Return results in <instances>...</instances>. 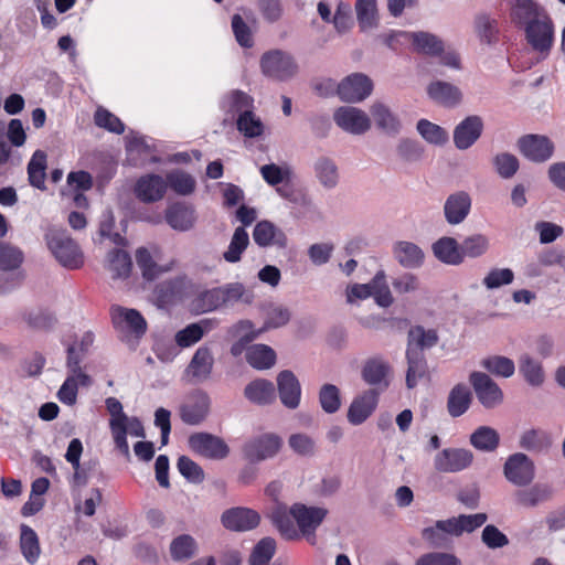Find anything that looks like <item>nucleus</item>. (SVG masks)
Instances as JSON below:
<instances>
[{
  "mask_svg": "<svg viewBox=\"0 0 565 565\" xmlns=\"http://www.w3.org/2000/svg\"><path fill=\"white\" fill-rule=\"evenodd\" d=\"M328 510L320 507H307L302 503H295L290 509L284 503H277L270 512V519L278 531L287 540L297 537V530L291 518L296 521L300 532L315 540V531L322 523Z\"/></svg>",
  "mask_w": 565,
  "mask_h": 565,
  "instance_id": "nucleus-1",
  "label": "nucleus"
},
{
  "mask_svg": "<svg viewBox=\"0 0 565 565\" xmlns=\"http://www.w3.org/2000/svg\"><path fill=\"white\" fill-rule=\"evenodd\" d=\"M45 241L49 249L63 267L77 269L83 266V252L65 230L49 228Z\"/></svg>",
  "mask_w": 565,
  "mask_h": 565,
  "instance_id": "nucleus-2",
  "label": "nucleus"
},
{
  "mask_svg": "<svg viewBox=\"0 0 565 565\" xmlns=\"http://www.w3.org/2000/svg\"><path fill=\"white\" fill-rule=\"evenodd\" d=\"M253 295L241 282H231L212 288L201 294L203 311H212L224 306H233L238 301L252 302Z\"/></svg>",
  "mask_w": 565,
  "mask_h": 565,
  "instance_id": "nucleus-3",
  "label": "nucleus"
},
{
  "mask_svg": "<svg viewBox=\"0 0 565 565\" xmlns=\"http://www.w3.org/2000/svg\"><path fill=\"white\" fill-rule=\"evenodd\" d=\"M259 66L266 77L278 82L288 81L298 73V64L294 56L278 49L265 52Z\"/></svg>",
  "mask_w": 565,
  "mask_h": 565,
  "instance_id": "nucleus-4",
  "label": "nucleus"
},
{
  "mask_svg": "<svg viewBox=\"0 0 565 565\" xmlns=\"http://www.w3.org/2000/svg\"><path fill=\"white\" fill-rule=\"evenodd\" d=\"M282 447V439L274 433H265L248 439L242 447L243 457L253 463L274 458Z\"/></svg>",
  "mask_w": 565,
  "mask_h": 565,
  "instance_id": "nucleus-5",
  "label": "nucleus"
},
{
  "mask_svg": "<svg viewBox=\"0 0 565 565\" xmlns=\"http://www.w3.org/2000/svg\"><path fill=\"white\" fill-rule=\"evenodd\" d=\"M504 477L516 487H526L535 478L534 462L524 454L511 455L503 466Z\"/></svg>",
  "mask_w": 565,
  "mask_h": 565,
  "instance_id": "nucleus-6",
  "label": "nucleus"
},
{
  "mask_svg": "<svg viewBox=\"0 0 565 565\" xmlns=\"http://www.w3.org/2000/svg\"><path fill=\"white\" fill-rule=\"evenodd\" d=\"M469 381L483 407L494 408L502 403L503 392L488 374L475 371L470 373Z\"/></svg>",
  "mask_w": 565,
  "mask_h": 565,
  "instance_id": "nucleus-7",
  "label": "nucleus"
},
{
  "mask_svg": "<svg viewBox=\"0 0 565 565\" xmlns=\"http://www.w3.org/2000/svg\"><path fill=\"white\" fill-rule=\"evenodd\" d=\"M373 90L370 77L362 73H354L343 78L337 86V94L347 103H359L367 98Z\"/></svg>",
  "mask_w": 565,
  "mask_h": 565,
  "instance_id": "nucleus-8",
  "label": "nucleus"
},
{
  "mask_svg": "<svg viewBox=\"0 0 565 565\" xmlns=\"http://www.w3.org/2000/svg\"><path fill=\"white\" fill-rule=\"evenodd\" d=\"M333 120L339 128L352 135H363L371 128L369 115L353 106H341L333 113Z\"/></svg>",
  "mask_w": 565,
  "mask_h": 565,
  "instance_id": "nucleus-9",
  "label": "nucleus"
},
{
  "mask_svg": "<svg viewBox=\"0 0 565 565\" xmlns=\"http://www.w3.org/2000/svg\"><path fill=\"white\" fill-rule=\"evenodd\" d=\"M473 454L465 448H445L434 458V467L438 472L455 473L471 466Z\"/></svg>",
  "mask_w": 565,
  "mask_h": 565,
  "instance_id": "nucleus-10",
  "label": "nucleus"
},
{
  "mask_svg": "<svg viewBox=\"0 0 565 565\" xmlns=\"http://www.w3.org/2000/svg\"><path fill=\"white\" fill-rule=\"evenodd\" d=\"M189 445L193 451L210 459H224L230 454L227 444L221 437L207 433L191 435Z\"/></svg>",
  "mask_w": 565,
  "mask_h": 565,
  "instance_id": "nucleus-11",
  "label": "nucleus"
},
{
  "mask_svg": "<svg viewBox=\"0 0 565 565\" xmlns=\"http://www.w3.org/2000/svg\"><path fill=\"white\" fill-rule=\"evenodd\" d=\"M529 44L541 53H547L553 43L554 28L550 15L535 20L524 28Z\"/></svg>",
  "mask_w": 565,
  "mask_h": 565,
  "instance_id": "nucleus-12",
  "label": "nucleus"
},
{
  "mask_svg": "<svg viewBox=\"0 0 565 565\" xmlns=\"http://www.w3.org/2000/svg\"><path fill=\"white\" fill-rule=\"evenodd\" d=\"M390 374V363L384 358L379 355L365 360L361 370V376L363 381L379 393L388 387Z\"/></svg>",
  "mask_w": 565,
  "mask_h": 565,
  "instance_id": "nucleus-13",
  "label": "nucleus"
},
{
  "mask_svg": "<svg viewBox=\"0 0 565 565\" xmlns=\"http://www.w3.org/2000/svg\"><path fill=\"white\" fill-rule=\"evenodd\" d=\"M520 152L533 162H544L548 160L554 151L553 142L541 135H525L518 140Z\"/></svg>",
  "mask_w": 565,
  "mask_h": 565,
  "instance_id": "nucleus-14",
  "label": "nucleus"
},
{
  "mask_svg": "<svg viewBox=\"0 0 565 565\" xmlns=\"http://www.w3.org/2000/svg\"><path fill=\"white\" fill-rule=\"evenodd\" d=\"M211 399L203 391H194L180 407V417L188 425L200 424L210 412Z\"/></svg>",
  "mask_w": 565,
  "mask_h": 565,
  "instance_id": "nucleus-15",
  "label": "nucleus"
},
{
  "mask_svg": "<svg viewBox=\"0 0 565 565\" xmlns=\"http://www.w3.org/2000/svg\"><path fill=\"white\" fill-rule=\"evenodd\" d=\"M379 402V392L374 388L358 395L349 406L348 420L352 425L363 424L375 411Z\"/></svg>",
  "mask_w": 565,
  "mask_h": 565,
  "instance_id": "nucleus-16",
  "label": "nucleus"
},
{
  "mask_svg": "<svg viewBox=\"0 0 565 565\" xmlns=\"http://www.w3.org/2000/svg\"><path fill=\"white\" fill-rule=\"evenodd\" d=\"M483 131V120L478 115H471L460 121L454 130V143L457 149L466 150L480 138Z\"/></svg>",
  "mask_w": 565,
  "mask_h": 565,
  "instance_id": "nucleus-17",
  "label": "nucleus"
},
{
  "mask_svg": "<svg viewBox=\"0 0 565 565\" xmlns=\"http://www.w3.org/2000/svg\"><path fill=\"white\" fill-rule=\"evenodd\" d=\"M221 521L227 530L244 532L255 529L260 516L252 509L237 507L224 511Z\"/></svg>",
  "mask_w": 565,
  "mask_h": 565,
  "instance_id": "nucleus-18",
  "label": "nucleus"
},
{
  "mask_svg": "<svg viewBox=\"0 0 565 565\" xmlns=\"http://www.w3.org/2000/svg\"><path fill=\"white\" fill-rule=\"evenodd\" d=\"M277 387L279 398L284 406L289 409H295L299 406L301 386L298 379L291 371L284 370L277 375Z\"/></svg>",
  "mask_w": 565,
  "mask_h": 565,
  "instance_id": "nucleus-19",
  "label": "nucleus"
},
{
  "mask_svg": "<svg viewBox=\"0 0 565 565\" xmlns=\"http://www.w3.org/2000/svg\"><path fill=\"white\" fill-rule=\"evenodd\" d=\"M471 209V198L465 191L450 194L444 204V214L448 224L458 225L468 216Z\"/></svg>",
  "mask_w": 565,
  "mask_h": 565,
  "instance_id": "nucleus-20",
  "label": "nucleus"
},
{
  "mask_svg": "<svg viewBox=\"0 0 565 565\" xmlns=\"http://www.w3.org/2000/svg\"><path fill=\"white\" fill-rule=\"evenodd\" d=\"M166 191L167 182L158 174H147L141 177L135 186L136 196L145 203L160 201L164 196Z\"/></svg>",
  "mask_w": 565,
  "mask_h": 565,
  "instance_id": "nucleus-21",
  "label": "nucleus"
},
{
  "mask_svg": "<svg viewBox=\"0 0 565 565\" xmlns=\"http://www.w3.org/2000/svg\"><path fill=\"white\" fill-rule=\"evenodd\" d=\"M511 3V19L512 21L522 26H526L544 18L546 10L536 3L534 0H510Z\"/></svg>",
  "mask_w": 565,
  "mask_h": 565,
  "instance_id": "nucleus-22",
  "label": "nucleus"
},
{
  "mask_svg": "<svg viewBox=\"0 0 565 565\" xmlns=\"http://www.w3.org/2000/svg\"><path fill=\"white\" fill-rule=\"evenodd\" d=\"M452 526L450 518L439 520L435 525L425 527L422 531V537L434 548H447L451 545L452 536H455Z\"/></svg>",
  "mask_w": 565,
  "mask_h": 565,
  "instance_id": "nucleus-23",
  "label": "nucleus"
},
{
  "mask_svg": "<svg viewBox=\"0 0 565 565\" xmlns=\"http://www.w3.org/2000/svg\"><path fill=\"white\" fill-rule=\"evenodd\" d=\"M253 239L260 247L277 246L285 248L287 246L286 234L269 221L258 222L253 231Z\"/></svg>",
  "mask_w": 565,
  "mask_h": 565,
  "instance_id": "nucleus-24",
  "label": "nucleus"
},
{
  "mask_svg": "<svg viewBox=\"0 0 565 565\" xmlns=\"http://www.w3.org/2000/svg\"><path fill=\"white\" fill-rule=\"evenodd\" d=\"M195 220L194 209L182 202L173 203L166 211V221L175 231H189L193 227Z\"/></svg>",
  "mask_w": 565,
  "mask_h": 565,
  "instance_id": "nucleus-25",
  "label": "nucleus"
},
{
  "mask_svg": "<svg viewBox=\"0 0 565 565\" xmlns=\"http://www.w3.org/2000/svg\"><path fill=\"white\" fill-rule=\"evenodd\" d=\"M213 364L214 359L211 350L207 347H201L192 356L186 372L196 383H202L210 377Z\"/></svg>",
  "mask_w": 565,
  "mask_h": 565,
  "instance_id": "nucleus-26",
  "label": "nucleus"
},
{
  "mask_svg": "<svg viewBox=\"0 0 565 565\" xmlns=\"http://www.w3.org/2000/svg\"><path fill=\"white\" fill-rule=\"evenodd\" d=\"M111 316L115 324L118 326L125 323V328L132 332L137 338L142 337L147 331V321L136 309L114 306L111 308Z\"/></svg>",
  "mask_w": 565,
  "mask_h": 565,
  "instance_id": "nucleus-27",
  "label": "nucleus"
},
{
  "mask_svg": "<svg viewBox=\"0 0 565 565\" xmlns=\"http://www.w3.org/2000/svg\"><path fill=\"white\" fill-rule=\"evenodd\" d=\"M427 94L436 103L452 107L460 103L462 94L460 89L447 82L436 81L427 87Z\"/></svg>",
  "mask_w": 565,
  "mask_h": 565,
  "instance_id": "nucleus-28",
  "label": "nucleus"
},
{
  "mask_svg": "<svg viewBox=\"0 0 565 565\" xmlns=\"http://www.w3.org/2000/svg\"><path fill=\"white\" fill-rule=\"evenodd\" d=\"M472 393L463 383L456 384L449 392L447 398L448 414L456 418L463 415L470 407Z\"/></svg>",
  "mask_w": 565,
  "mask_h": 565,
  "instance_id": "nucleus-29",
  "label": "nucleus"
},
{
  "mask_svg": "<svg viewBox=\"0 0 565 565\" xmlns=\"http://www.w3.org/2000/svg\"><path fill=\"white\" fill-rule=\"evenodd\" d=\"M434 256L447 265H460L462 257L460 245L454 237L444 236L431 245Z\"/></svg>",
  "mask_w": 565,
  "mask_h": 565,
  "instance_id": "nucleus-30",
  "label": "nucleus"
},
{
  "mask_svg": "<svg viewBox=\"0 0 565 565\" xmlns=\"http://www.w3.org/2000/svg\"><path fill=\"white\" fill-rule=\"evenodd\" d=\"M551 498V488L543 483H535L530 488L518 490L514 493L516 504L523 508H535L540 503L548 501Z\"/></svg>",
  "mask_w": 565,
  "mask_h": 565,
  "instance_id": "nucleus-31",
  "label": "nucleus"
},
{
  "mask_svg": "<svg viewBox=\"0 0 565 565\" xmlns=\"http://www.w3.org/2000/svg\"><path fill=\"white\" fill-rule=\"evenodd\" d=\"M105 404L110 414L109 428L114 443H118L126 448L122 435L125 433L124 422H127V415L122 411V405L116 397L106 398Z\"/></svg>",
  "mask_w": 565,
  "mask_h": 565,
  "instance_id": "nucleus-32",
  "label": "nucleus"
},
{
  "mask_svg": "<svg viewBox=\"0 0 565 565\" xmlns=\"http://www.w3.org/2000/svg\"><path fill=\"white\" fill-rule=\"evenodd\" d=\"M371 115L377 128L387 135L395 136L401 130V121L398 117L381 102H376L371 106Z\"/></svg>",
  "mask_w": 565,
  "mask_h": 565,
  "instance_id": "nucleus-33",
  "label": "nucleus"
},
{
  "mask_svg": "<svg viewBox=\"0 0 565 565\" xmlns=\"http://www.w3.org/2000/svg\"><path fill=\"white\" fill-rule=\"evenodd\" d=\"M393 253L396 260L405 268H417L424 263V252L412 242H397Z\"/></svg>",
  "mask_w": 565,
  "mask_h": 565,
  "instance_id": "nucleus-34",
  "label": "nucleus"
},
{
  "mask_svg": "<svg viewBox=\"0 0 565 565\" xmlns=\"http://www.w3.org/2000/svg\"><path fill=\"white\" fill-rule=\"evenodd\" d=\"M519 372L532 387H541L546 379L542 363L530 354L520 356Z\"/></svg>",
  "mask_w": 565,
  "mask_h": 565,
  "instance_id": "nucleus-35",
  "label": "nucleus"
},
{
  "mask_svg": "<svg viewBox=\"0 0 565 565\" xmlns=\"http://www.w3.org/2000/svg\"><path fill=\"white\" fill-rule=\"evenodd\" d=\"M106 268L113 279H126L132 268L131 257L126 250L114 248L107 254Z\"/></svg>",
  "mask_w": 565,
  "mask_h": 565,
  "instance_id": "nucleus-36",
  "label": "nucleus"
},
{
  "mask_svg": "<svg viewBox=\"0 0 565 565\" xmlns=\"http://www.w3.org/2000/svg\"><path fill=\"white\" fill-rule=\"evenodd\" d=\"M245 397L252 403L267 405L275 401V386L267 380H255L246 385L244 390Z\"/></svg>",
  "mask_w": 565,
  "mask_h": 565,
  "instance_id": "nucleus-37",
  "label": "nucleus"
},
{
  "mask_svg": "<svg viewBox=\"0 0 565 565\" xmlns=\"http://www.w3.org/2000/svg\"><path fill=\"white\" fill-rule=\"evenodd\" d=\"M313 170L322 186L327 189H333L337 186L339 181V169L332 158L320 156L313 163Z\"/></svg>",
  "mask_w": 565,
  "mask_h": 565,
  "instance_id": "nucleus-38",
  "label": "nucleus"
},
{
  "mask_svg": "<svg viewBox=\"0 0 565 565\" xmlns=\"http://www.w3.org/2000/svg\"><path fill=\"white\" fill-rule=\"evenodd\" d=\"M407 372H406V386L414 388L418 380L426 376L428 367L424 352L415 350H406Z\"/></svg>",
  "mask_w": 565,
  "mask_h": 565,
  "instance_id": "nucleus-39",
  "label": "nucleus"
},
{
  "mask_svg": "<svg viewBox=\"0 0 565 565\" xmlns=\"http://www.w3.org/2000/svg\"><path fill=\"white\" fill-rule=\"evenodd\" d=\"M234 334L238 337L231 347V354L239 356L245 350L249 348L248 344L254 341L262 330H253V323L249 320H242L233 327Z\"/></svg>",
  "mask_w": 565,
  "mask_h": 565,
  "instance_id": "nucleus-40",
  "label": "nucleus"
},
{
  "mask_svg": "<svg viewBox=\"0 0 565 565\" xmlns=\"http://www.w3.org/2000/svg\"><path fill=\"white\" fill-rule=\"evenodd\" d=\"M354 9L362 31L377 28L380 15L376 0H356Z\"/></svg>",
  "mask_w": 565,
  "mask_h": 565,
  "instance_id": "nucleus-41",
  "label": "nucleus"
},
{
  "mask_svg": "<svg viewBox=\"0 0 565 565\" xmlns=\"http://www.w3.org/2000/svg\"><path fill=\"white\" fill-rule=\"evenodd\" d=\"M407 350L424 352L426 349L435 347L438 342V334L435 330H426L422 326L409 329L407 337Z\"/></svg>",
  "mask_w": 565,
  "mask_h": 565,
  "instance_id": "nucleus-42",
  "label": "nucleus"
},
{
  "mask_svg": "<svg viewBox=\"0 0 565 565\" xmlns=\"http://www.w3.org/2000/svg\"><path fill=\"white\" fill-rule=\"evenodd\" d=\"M469 441L477 450L491 452L498 448L500 435L490 426H480L470 435Z\"/></svg>",
  "mask_w": 565,
  "mask_h": 565,
  "instance_id": "nucleus-43",
  "label": "nucleus"
},
{
  "mask_svg": "<svg viewBox=\"0 0 565 565\" xmlns=\"http://www.w3.org/2000/svg\"><path fill=\"white\" fill-rule=\"evenodd\" d=\"M136 262L141 270L142 277L148 281L157 279L160 275L171 269L170 266L158 265L146 247H139L136 250Z\"/></svg>",
  "mask_w": 565,
  "mask_h": 565,
  "instance_id": "nucleus-44",
  "label": "nucleus"
},
{
  "mask_svg": "<svg viewBox=\"0 0 565 565\" xmlns=\"http://www.w3.org/2000/svg\"><path fill=\"white\" fill-rule=\"evenodd\" d=\"M20 548L29 564H34L41 555L38 534L30 526L22 524L20 533Z\"/></svg>",
  "mask_w": 565,
  "mask_h": 565,
  "instance_id": "nucleus-45",
  "label": "nucleus"
},
{
  "mask_svg": "<svg viewBox=\"0 0 565 565\" xmlns=\"http://www.w3.org/2000/svg\"><path fill=\"white\" fill-rule=\"evenodd\" d=\"M246 361L257 370H266L275 364L276 353L268 345L254 344L247 349Z\"/></svg>",
  "mask_w": 565,
  "mask_h": 565,
  "instance_id": "nucleus-46",
  "label": "nucleus"
},
{
  "mask_svg": "<svg viewBox=\"0 0 565 565\" xmlns=\"http://www.w3.org/2000/svg\"><path fill=\"white\" fill-rule=\"evenodd\" d=\"M212 328L209 320L191 323L175 334V342L181 348H188L199 342Z\"/></svg>",
  "mask_w": 565,
  "mask_h": 565,
  "instance_id": "nucleus-47",
  "label": "nucleus"
},
{
  "mask_svg": "<svg viewBox=\"0 0 565 565\" xmlns=\"http://www.w3.org/2000/svg\"><path fill=\"white\" fill-rule=\"evenodd\" d=\"M490 247V239L487 235L476 233L467 236L460 244L462 260L465 257L478 258L483 256Z\"/></svg>",
  "mask_w": 565,
  "mask_h": 565,
  "instance_id": "nucleus-48",
  "label": "nucleus"
},
{
  "mask_svg": "<svg viewBox=\"0 0 565 565\" xmlns=\"http://www.w3.org/2000/svg\"><path fill=\"white\" fill-rule=\"evenodd\" d=\"M291 318V312L287 307L276 303H269L264 308V326L259 329L262 332L269 329H277L286 326Z\"/></svg>",
  "mask_w": 565,
  "mask_h": 565,
  "instance_id": "nucleus-49",
  "label": "nucleus"
},
{
  "mask_svg": "<svg viewBox=\"0 0 565 565\" xmlns=\"http://www.w3.org/2000/svg\"><path fill=\"white\" fill-rule=\"evenodd\" d=\"M552 445L551 436L541 429H530L522 434L520 446L529 451L542 452Z\"/></svg>",
  "mask_w": 565,
  "mask_h": 565,
  "instance_id": "nucleus-50",
  "label": "nucleus"
},
{
  "mask_svg": "<svg viewBox=\"0 0 565 565\" xmlns=\"http://www.w3.org/2000/svg\"><path fill=\"white\" fill-rule=\"evenodd\" d=\"M413 44L420 53L438 55L444 51L443 41L435 34L428 32H413L409 34Z\"/></svg>",
  "mask_w": 565,
  "mask_h": 565,
  "instance_id": "nucleus-51",
  "label": "nucleus"
},
{
  "mask_svg": "<svg viewBox=\"0 0 565 565\" xmlns=\"http://www.w3.org/2000/svg\"><path fill=\"white\" fill-rule=\"evenodd\" d=\"M249 244V237L244 226L236 227L227 249L223 253V258L227 263H237L241 260L243 252Z\"/></svg>",
  "mask_w": 565,
  "mask_h": 565,
  "instance_id": "nucleus-52",
  "label": "nucleus"
},
{
  "mask_svg": "<svg viewBox=\"0 0 565 565\" xmlns=\"http://www.w3.org/2000/svg\"><path fill=\"white\" fill-rule=\"evenodd\" d=\"M452 522V529L455 530V536H460L463 533H471L475 530L481 527L487 521V513L480 512L476 514H460L458 516L450 518Z\"/></svg>",
  "mask_w": 565,
  "mask_h": 565,
  "instance_id": "nucleus-53",
  "label": "nucleus"
},
{
  "mask_svg": "<svg viewBox=\"0 0 565 565\" xmlns=\"http://www.w3.org/2000/svg\"><path fill=\"white\" fill-rule=\"evenodd\" d=\"M45 170H46V153L42 150H36L29 164L28 175L31 185L38 189H44L45 182Z\"/></svg>",
  "mask_w": 565,
  "mask_h": 565,
  "instance_id": "nucleus-54",
  "label": "nucleus"
},
{
  "mask_svg": "<svg viewBox=\"0 0 565 565\" xmlns=\"http://www.w3.org/2000/svg\"><path fill=\"white\" fill-rule=\"evenodd\" d=\"M318 399L326 414H334L341 407V392L334 384H323L319 390Z\"/></svg>",
  "mask_w": 565,
  "mask_h": 565,
  "instance_id": "nucleus-55",
  "label": "nucleus"
},
{
  "mask_svg": "<svg viewBox=\"0 0 565 565\" xmlns=\"http://www.w3.org/2000/svg\"><path fill=\"white\" fill-rule=\"evenodd\" d=\"M475 31L481 42L492 44L497 41L498 22L487 13H478L475 17Z\"/></svg>",
  "mask_w": 565,
  "mask_h": 565,
  "instance_id": "nucleus-56",
  "label": "nucleus"
},
{
  "mask_svg": "<svg viewBox=\"0 0 565 565\" xmlns=\"http://www.w3.org/2000/svg\"><path fill=\"white\" fill-rule=\"evenodd\" d=\"M196 543L189 534H182L172 540L170 554L173 561H185L195 555Z\"/></svg>",
  "mask_w": 565,
  "mask_h": 565,
  "instance_id": "nucleus-57",
  "label": "nucleus"
},
{
  "mask_svg": "<svg viewBox=\"0 0 565 565\" xmlns=\"http://www.w3.org/2000/svg\"><path fill=\"white\" fill-rule=\"evenodd\" d=\"M480 364L490 373L502 377H511L515 371L514 362L511 359L501 355L486 358L480 362Z\"/></svg>",
  "mask_w": 565,
  "mask_h": 565,
  "instance_id": "nucleus-58",
  "label": "nucleus"
},
{
  "mask_svg": "<svg viewBox=\"0 0 565 565\" xmlns=\"http://www.w3.org/2000/svg\"><path fill=\"white\" fill-rule=\"evenodd\" d=\"M167 185L179 195H189L195 190L196 182L194 178L183 171L177 170L167 174Z\"/></svg>",
  "mask_w": 565,
  "mask_h": 565,
  "instance_id": "nucleus-59",
  "label": "nucleus"
},
{
  "mask_svg": "<svg viewBox=\"0 0 565 565\" xmlns=\"http://www.w3.org/2000/svg\"><path fill=\"white\" fill-rule=\"evenodd\" d=\"M416 128L418 134L429 143L444 145L448 140L447 131L427 119H420Z\"/></svg>",
  "mask_w": 565,
  "mask_h": 565,
  "instance_id": "nucleus-60",
  "label": "nucleus"
},
{
  "mask_svg": "<svg viewBox=\"0 0 565 565\" xmlns=\"http://www.w3.org/2000/svg\"><path fill=\"white\" fill-rule=\"evenodd\" d=\"M276 551V542L271 537L262 539L254 547L249 557L250 565H267Z\"/></svg>",
  "mask_w": 565,
  "mask_h": 565,
  "instance_id": "nucleus-61",
  "label": "nucleus"
},
{
  "mask_svg": "<svg viewBox=\"0 0 565 565\" xmlns=\"http://www.w3.org/2000/svg\"><path fill=\"white\" fill-rule=\"evenodd\" d=\"M237 129L248 138H255L263 134L264 125L252 110L243 111L237 118Z\"/></svg>",
  "mask_w": 565,
  "mask_h": 565,
  "instance_id": "nucleus-62",
  "label": "nucleus"
},
{
  "mask_svg": "<svg viewBox=\"0 0 565 565\" xmlns=\"http://www.w3.org/2000/svg\"><path fill=\"white\" fill-rule=\"evenodd\" d=\"M23 262V253L15 246L0 242V269L14 270Z\"/></svg>",
  "mask_w": 565,
  "mask_h": 565,
  "instance_id": "nucleus-63",
  "label": "nucleus"
},
{
  "mask_svg": "<svg viewBox=\"0 0 565 565\" xmlns=\"http://www.w3.org/2000/svg\"><path fill=\"white\" fill-rule=\"evenodd\" d=\"M493 166L501 178L511 179L519 170V159L509 152H501L494 156Z\"/></svg>",
  "mask_w": 565,
  "mask_h": 565,
  "instance_id": "nucleus-64",
  "label": "nucleus"
}]
</instances>
